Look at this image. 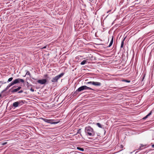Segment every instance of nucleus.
I'll return each mask as SVG.
<instances>
[{
    "label": "nucleus",
    "instance_id": "nucleus-12",
    "mask_svg": "<svg viewBox=\"0 0 154 154\" xmlns=\"http://www.w3.org/2000/svg\"><path fill=\"white\" fill-rule=\"evenodd\" d=\"M113 41V36L112 37L111 40L110 42V44L108 46L109 47H110L112 44Z\"/></svg>",
    "mask_w": 154,
    "mask_h": 154
},
{
    "label": "nucleus",
    "instance_id": "nucleus-23",
    "mask_svg": "<svg viewBox=\"0 0 154 154\" xmlns=\"http://www.w3.org/2000/svg\"><path fill=\"white\" fill-rule=\"evenodd\" d=\"M145 77V75H143V77H142V79L141 80V81H143L144 79V78Z\"/></svg>",
    "mask_w": 154,
    "mask_h": 154
},
{
    "label": "nucleus",
    "instance_id": "nucleus-30",
    "mask_svg": "<svg viewBox=\"0 0 154 154\" xmlns=\"http://www.w3.org/2000/svg\"><path fill=\"white\" fill-rule=\"evenodd\" d=\"M46 48V46H44V47H43L42 48L43 49H44V48Z\"/></svg>",
    "mask_w": 154,
    "mask_h": 154
},
{
    "label": "nucleus",
    "instance_id": "nucleus-25",
    "mask_svg": "<svg viewBox=\"0 0 154 154\" xmlns=\"http://www.w3.org/2000/svg\"><path fill=\"white\" fill-rule=\"evenodd\" d=\"M7 143V142H4L3 143H2V145H5Z\"/></svg>",
    "mask_w": 154,
    "mask_h": 154
},
{
    "label": "nucleus",
    "instance_id": "nucleus-16",
    "mask_svg": "<svg viewBox=\"0 0 154 154\" xmlns=\"http://www.w3.org/2000/svg\"><path fill=\"white\" fill-rule=\"evenodd\" d=\"M125 40V39H124L122 42L121 43V48H122L123 47V45H124V41Z\"/></svg>",
    "mask_w": 154,
    "mask_h": 154
},
{
    "label": "nucleus",
    "instance_id": "nucleus-35",
    "mask_svg": "<svg viewBox=\"0 0 154 154\" xmlns=\"http://www.w3.org/2000/svg\"><path fill=\"white\" fill-rule=\"evenodd\" d=\"M136 112H135V115L137 114V113H136Z\"/></svg>",
    "mask_w": 154,
    "mask_h": 154
},
{
    "label": "nucleus",
    "instance_id": "nucleus-3",
    "mask_svg": "<svg viewBox=\"0 0 154 154\" xmlns=\"http://www.w3.org/2000/svg\"><path fill=\"white\" fill-rule=\"evenodd\" d=\"M93 90L94 91V89H93L88 87L85 85L82 86L79 88L77 90V91L78 92H80L82 91H83L84 90Z\"/></svg>",
    "mask_w": 154,
    "mask_h": 154
},
{
    "label": "nucleus",
    "instance_id": "nucleus-20",
    "mask_svg": "<svg viewBox=\"0 0 154 154\" xmlns=\"http://www.w3.org/2000/svg\"><path fill=\"white\" fill-rule=\"evenodd\" d=\"M94 82L91 81V82H87L86 83V84H91V85H93Z\"/></svg>",
    "mask_w": 154,
    "mask_h": 154
},
{
    "label": "nucleus",
    "instance_id": "nucleus-18",
    "mask_svg": "<svg viewBox=\"0 0 154 154\" xmlns=\"http://www.w3.org/2000/svg\"><path fill=\"white\" fill-rule=\"evenodd\" d=\"M13 79V78L12 77L10 78L7 81V82H11L12 80Z\"/></svg>",
    "mask_w": 154,
    "mask_h": 154
},
{
    "label": "nucleus",
    "instance_id": "nucleus-27",
    "mask_svg": "<svg viewBox=\"0 0 154 154\" xmlns=\"http://www.w3.org/2000/svg\"><path fill=\"white\" fill-rule=\"evenodd\" d=\"M123 81H125V82H130L129 81H128V80H123Z\"/></svg>",
    "mask_w": 154,
    "mask_h": 154
},
{
    "label": "nucleus",
    "instance_id": "nucleus-34",
    "mask_svg": "<svg viewBox=\"0 0 154 154\" xmlns=\"http://www.w3.org/2000/svg\"><path fill=\"white\" fill-rule=\"evenodd\" d=\"M1 96H2V95H1V94H0V97H1Z\"/></svg>",
    "mask_w": 154,
    "mask_h": 154
},
{
    "label": "nucleus",
    "instance_id": "nucleus-11",
    "mask_svg": "<svg viewBox=\"0 0 154 154\" xmlns=\"http://www.w3.org/2000/svg\"><path fill=\"white\" fill-rule=\"evenodd\" d=\"M152 110L145 117H144L143 119V120L147 118L149 116H150L152 113Z\"/></svg>",
    "mask_w": 154,
    "mask_h": 154
},
{
    "label": "nucleus",
    "instance_id": "nucleus-33",
    "mask_svg": "<svg viewBox=\"0 0 154 154\" xmlns=\"http://www.w3.org/2000/svg\"><path fill=\"white\" fill-rule=\"evenodd\" d=\"M80 130V129H79V131L77 132V133H79V130Z\"/></svg>",
    "mask_w": 154,
    "mask_h": 154
},
{
    "label": "nucleus",
    "instance_id": "nucleus-8",
    "mask_svg": "<svg viewBox=\"0 0 154 154\" xmlns=\"http://www.w3.org/2000/svg\"><path fill=\"white\" fill-rule=\"evenodd\" d=\"M13 85L12 83V82L11 83H10L8 86H7L6 87V88H5V89H4V90H3L2 92V93H3V92H4V91H6L11 86H12Z\"/></svg>",
    "mask_w": 154,
    "mask_h": 154
},
{
    "label": "nucleus",
    "instance_id": "nucleus-32",
    "mask_svg": "<svg viewBox=\"0 0 154 154\" xmlns=\"http://www.w3.org/2000/svg\"><path fill=\"white\" fill-rule=\"evenodd\" d=\"M111 11V10H109L107 12V13H108L109 12H110Z\"/></svg>",
    "mask_w": 154,
    "mask_h": 154
},
{
    "label": "nucleus",
    "instance_id": "nucleus-7",
    "mask_svg": "<svg viewBox=\"0 0 154 154\" xmlns=\"http://www.w3.org/2000/svg\"><path fill=\"white\" fill-rule=\"evenodd\" d=\"M46 82V79H42L41 80H38V81L37 82L38 83H39L41 85H43L45 84Z\"/></svg>",
    "mask_w": 154,
    "mask_h": 154
},
{
    "label": "nucleus",
    "instance_id": "nucleus-19",
    "mask_svg": "<svg viewBox=\"0 0 154 154\" xmlns=\"http://www.w3.org/2000/svg\"><path fill=\"white\" fill-rule=\"evenodd\" d=\"M18 91L17 90V89L16 88V89H15L11 91V92L12 93H14V92H16L17 91Z\"/></svg>",
    "mask_w": 154,
    "mask_h": 154
},
{
    "label": "nucleus",
    "instance_id": "nucleus-29",
    "mask_svg": "<svg viewBox=\"0 0 154 154\" xmlns=\"http://www.w3.org/2000/svg\"><path fill=\"white\" fill-rule=\"evenodd\" d=\"M0 83H2V84H5V83H6V82H5L4 83H2V81H0Z\"/></svg>",
    "mask_w": 154,
    "mask_h": 154
},
{
    "label": "nucleus",
    "instance_id": "nucleus-22",
    "mask_svg": "<svg viewBox=\"0 0 154 154\" xmlns=\"http://www.w3.org/2000/svg\"><path fill=\"white\" fill-rule=\"evenodd\" d=\"M136 1H138V2H137V3H135V5L136 4H137L139 3L140 2V0H135V2Z\"/></svg>",
    "mask_w": 154,
    "mask_h": 154
},
{
    "label": "nucleus",
    "instance_id": "nucleus-24",
    "mask_svg": "<svg viewBox=\"0 0 154 154\" xmlns=\"http://www.w3.org/2000/svg\"><path fill=\"white\" fill-rule=\"evenodd\" d=\"M21 88V87H20V86H19L17 88V90L18 91H19V90H20Z\"/></svg>",
    "mask_w": 154,
    "mask_h": 154
},
{
    "label": "nucleus",
    "instance_id": "nucleus-28",
    "mask_svg": "<svg viewBox=\"0 0 154 154\" xmlns=\"http://www.w3.org/2000/svg\"><path fill=\"white\" fill-rule=\"evenodd\" d=\"M23 92V91H22V90H21V91H19L18 92V93H22V92Z\"/></svg>",
    "mask_w": 154,
    "mask_h": 154
},
{
    "label": "nucleus",
    "instance_id": "nucleus-9",
    "mask_svg": "<svg viewBox=\"0 0 154 154\" xmlns=\"http://www.w3.org/2000/svg\"><path fill=\"white\" fill-rule=\"evenodd\" d=\"M93 85L96 86H101V83L100 82H94Z\"/></svg>",
    "mask_w": 154,
    "mask_h": 154
},
{
    "label": "nucleus",
    "instance_id": "nucleus-1",
    "mask_svg": "<svg viewBox=\"0 0 154 154\" xmlns=\"http://www.w3.org/2000/svg\"><path fill=\"white\" fill-rule=\"evenodd\" d=\"M85 132L89 136L93 137L95 134L93 129L89 126L86 127L85 129Z\"/></svg>",
    "mask_w": 154,
    "mask_h": 154
},
{
    "label": "nucleus",
    "instance_id": "nucleus-5",
    "mask_svg": "<svg viewBox=\"0 0 154 154\" xmlns=\"http://www.w3.org/2000/svg\"><path fill=\"white\" fill-rule=\"evenodd\" d=\"M64 75V73H61L59 75H58L54 78H53V79L51 80V82H57L58 80L60 77Z\"/></svg>",
    "mask_w": 154,
    "mask_h": 154
},
{
    "label": "nucleus",
    "instance_id": "nucleus-39",
    "mask_svg": "<svg viewBox=\"0 0 154 154\" xmlns=\"http://www.w3.org/2000/svg\"><path fill=\"white\" fill-rule=\"evenodd\" d=\"M135 60H136V58L135 59ZM136 62V61H135V62Z\"/></svg>",
    "mask_w": 154,
    "mask_h": 154
},
{
    "label": "nucleus",
    "instance_id": "nucleus-15",
    "mask_svg": "<svg viewBox=\"0 0 154 154\" xmlns=\"http://www.w3.org/2000/svg\"><path fill=\"white\" fill-rule=\"evenodd\" d=\"M77 149H78L79 150H80V151H83L84 150V149L83 148H80V147H77Z\"/></svg>",
    "mask_w": 154,
    "mask_h": 154
},
{
    "label": "nucleus",
    "instance_id": "nucleus-31",
    "mask_svg": "<svg viewBox=\"0 0 154 154\" xmlns=\"http://www.w3.org/2000/svg\"><path fill=\"white\" fill-rule=\"evenodd\" d=\"M152 146L153 148H154V144L152 145Z\"/></svg>",
    "mask_w": 154,
    "mask_h": 154
},
{
    "label": "nucleus",
    "instance_id": "nucleus-14",
    "mask_svg": "<svg viewBox=\"0 0 154 154\" xmlns=\"http://www.w3.org/2000/svg\"><path fill=\"white\" fill-rule=\"evenodd\" d=\"M87 63L86 60H83L81 63V65H83L86 63Z\"/></svg>",
    "mask_w": 154,
    "mask_h": 154
},
{
    "label": "nucleus",
    "instance_id": "nucleus-36",
    "mask_svg": "<svg viewBox=\"0 0 154 154\" xmlns=\"http://www.w3.org/2000/svg\"><path fill=\"white\" fill-rule=\"evenodd\" d=\"M137 107V106H135V107Z\"/></svg>",
    "mask_w": 154,
    "mask_h": 154
},
{
    "label": "nucleus",
    "instance_id": "nucleus-37",
    "mask_svg": "<svg viewBox=\"0 0 154 154\" xmlns=\"http://www.w3.org/2000/svg\"><path fill=\"white\" fill-rule=\"evenodd\" d=\"M90 1H91V0H90Z\"/></svg>",
    "mask_w": 154,
    "mask_h": 154
},
{
    "label": "nucleus",
    "instance_id": "nucleus-26",
    "mask_svg": "<svg viewBox=\"0 0 154 154\" xmlns=\"http://www.w3.org/2000/svg\"><path fill=\"white\" fill-rule=\"evenodd\" d=\"M30 91L32 92H33L34 91V89L32 88H31L30 89Z\"/></svg>",
    "mask_w": 154,
    "mask_h": 154
},
{
    "label": "nucleus",
    "instance_id": "nucleus-6",
    "mask_svg": "<svg viewBox=\"0 0 154 154\" xmlns=\"http://www.w3.org/2000/svg\"><path fill=\"white\" fill-rule=\"evenodd\" d=\"M20 82L24 83V81L23 79L18 78L14 80L11 82L12 83L13 85H14L15 84L19 83Z\"/></svg>",
    "mask_w": 154,
    "mask_h": 154
},
{
    "label": "nucleus",
    "instance_id": "nucleus-10",
    "mask_svg": "<svg viewBox=\"0 0 154 154\" xmlns=\"http://www.w3.org/2000/svg\"><path fill=\"white\" fill-rule=\"evenodd\" d=\"M146 146V145H143V144H141L140 145V146L139 147V149H138L139 150H141L143 149H144L145 148V146ZM137 150V149H136Z\"/></svg>",
    "mask_w": 154,
    "mask_h": 154
},
{
    "label": "nucleus",
    "instance_id": "nucleus-21",
    "mask_svg": "<svg viewBox=\"0 0 154 154\" xmlns=\"http://www.w3.org/2000/svg\"><path fill=\"white\" fill-rule=\"evenodd\" d=\"M26 75H29L30 76V72L29 71H27Z\"/></svg>",
    "mask_w": 154,
    "mask_h": 154
},
{
    "label": "nucleus",
    "instance_id": "nucleus-38",
    "mask_svg": "<svg viewBox=\"0 0 154 154\" xmlns=\"http://www.w3.org/2000/svg\"><path fill=\"white\" fill-rule=\"evenodd\" d=\"M1 86L0 85V88H1Z\"/></svg>",
    "mask_w": 154,
    "mask_h": 154
},
{
    "label": "nucleus",
    "instance_id": "nucleus-4",
    "mask_svg": "<svg viewBox=\"0 0 154 154\" xmlns=\"http://www.w3.org/2000/svg\"><path fill=\"white\" fill-rule=\"evenodd\" d=\"M40 119L42 120L45 122H47L51 124H57L59 122H53V120H52L48 119H47L43 118H41Z\"/></svg>",
    "mask_w": 154,
    "mask_h": 154
},
{
    "label": "nucleus",
    "instance_id": "nucleus-17",
    "mask_svg": "<svg viewBox=\"0 0 154 154\" xmlns=\"http://www.w3.org/2000/svg\"><path fill=\"white\" fill-rule=\"evenodd\" d=\"M97 125L99 128H102V126L101 124L99 123H97L96 124Z\"/></svg>",
    "mask_w": 154,
    "mask_h": 154
},
{
    "label": "nucleus",
    "instance_id": "nucleus-2",
    "mask_svg": "<svg viewBox=\"0 0 154 154\" xmlns=\"http://www.w3.org/2000/svg\"><path fill=\"white\" fill-rule=\"evenodd\" d=\"M25 102V100H20L16 102L13 103V106L14 107L16 108L18 106H20L23 105Z\"/></svg>",
    "mask_w": 154,
    "mask_h": 154
},
{
    "label": "nucleus",
    "instance_id": "nucleus-13",
    "mask_svg": "<svg viewBox=\"0 0 154 154\" xmlns=\"http://www.w3.org/2000/svg\"><path fill=\"white\" fill-rule=\"evenodd\" d=\"M44 77L46 78V79H51V78L50 77L48 76V75L47 74H45L44 75Z\"/></svg>",
    "mask_w": 154,
    "mask_h": 154
}]
</instances>
